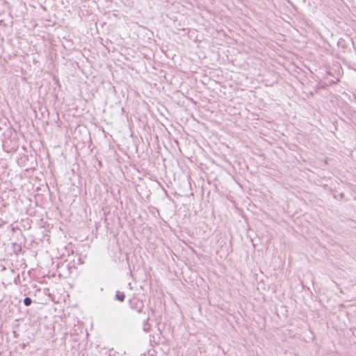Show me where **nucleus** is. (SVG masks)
Listing matches in <instances>:
<instances>
[{"instance_id":"1","label":"nucleus","mask_w":356,"mask_h":356,"mask_svg":"<svg viewBox=\"0 0 356 356\" xmlns=\"http://www.w3.org/2000/svg\"><path fill=\"white\" fill-rule=\"evenodd\" d=\"M129 305L131 309L140 313L144 307L143 302L138 298H132L129 300Z\"/></svg>"},{"instance_id":"2","label":"nucleus","mask_w":356,"mask_h":356,"mask_svg":"<svg viewBox=\"0 0 356 356\" xmlns=\"http://www.w3.org/2000/svg\"><path fill=\"white\" fill-rule=\"evenodd\" d=\"M115 298L120 302H123L125 299L124 293L118 291L115 293Z\"/></svg>"},{"instance_id":"3","label":"nucleus","mask_w":356,"mask_h":356,"mask_svg":"<svg viewBox=\"0 0 356 356\" xmlns=\"http://www.w3.org/2000/svg\"><path fill=\"white\" fill-rule=\"evenodd\" d=\"M149 318H147L143 322V330L148 332L150 330L151 325L148 323Z\"/></svg>"},{"instance_id":"4","label":"nucleus","mask_w":356,"mask_h":356,"mask_svg":"<svg viewBox=\"0 0 356 356\" xmlns=\"http://www.w3.org/2000/svg\"><path fill=\"white\" fill-rule=\"evenodd\" d=\"M31 303H32V300L30 298L26 297L24 299V304L25 306L29 307L31 305Z\"/></svg>"},{"instance_id":"5","label":"nucleus","mask_w":356,"mask_h":356,"mask_svg":"<svg viewBox=\"0 0 356 356\" xmlns=\"http://www.w3.org/2000/svg\"><path fill=\"white\" fill-rule=\"evenodd\" d=\"M144 356H145V355H144Z\"/></svg>"}]
</instances>
